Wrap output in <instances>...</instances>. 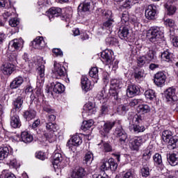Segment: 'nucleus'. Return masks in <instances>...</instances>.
<instances>
[{"mask_svg":"<svg viewBox=\"0 0 178 178\" xmlns=\"http://www.w3.org/2000/svg\"><path fill=\"white\" fill-rule=\"evenodd\" d=\"M97 147L103 152H112V146L108 143L102 141V143L97 145Z\"/></svg>","mask_w":178,"mask_h":178,"instance_id":"nucleus-34","label":"nucleus"},{"mask_svg":"<svg viewBox=\"0 0 178 178\" xmlns=\"http://www.w3.org/2000/svg\"><path fill=\"white\" fill-rule=\"evenodd\" d=\"M81 88L86 92L90 91L92 86H91V81H89L88 78L86 75H83L81 79Z\"/></svg>","mask_w":178,"mask_h":178,"instance_id":"nucleus-24","label":"nucleus"},{"mask_svg":"<svg viewBox=\"0 0 178 178\" xmlns=\"http://www.w3.org/2000/svg\"><path fill=\"white\" fill-rule=\"evenodd\" d=\"M8 165H9V166L10 168H19L20 167V163H19L17 162V160L15 158H12L10 159L9 162L8 163Z\"/></svg>","mask_w":178,"mask_h":178,"instance_id":"nucleus-56","label":"nucleus"},{"mask_svg":"<svg viewBox=\"0 0 178 178\" xmlns=\"http://www.w3.org/2000/svg\"><path fill=\"white\" fill-rule=\"evenodd\" d=\"M52 91L56 92V94H62V92H65V86L59 82H56V83H51V86L46 88V92L49 93L52 92Z\"/></svg>","mask_w":178,"mask_h":178,"instance_id":"nucleus-12","label":"nucleus"},{"mask_svg":"<svg viewBox=\"0 0 178 178\" xmlns=\"http://www.w3.org/2000/svg\"><path fill=\"white\" fill-rule=\"evenodd\" d=\"M23 101H24V97L22 95L18 96L13 103V105L15 108L13 111H17L22 108V105H23Z\"/></svg>","mask_w":178,"mask_h":178,"instance_id":"nucleus-31","label":"nucleus"},{"mask_svg":"<svg viewBox=\"0 0 178 178\" xmlns=\"http://www.w3.org/2000/svg\"><path fill=\"white\" fill-rule=\"evenodd\" d=\"M20 24V22L19 21V19H17V18H12L10 19L9 21V25L11 27H17V26H19V24Z\"/></svg>","mask_w":178,"mask_h":178,"instance_id":"nucleus-62","label":"nucleus"},{"mask_svg":"<svg viewBox=\"0 0 178 178\" xmlns=\"http://www.w3.org/2000/svg\"><path fill=\"white\" fill-rule=\"evenodd\" d=\"M53 74L56 79H60V77H65L66 76V68L65 66L59 63H54Z\"/></svg>","mask_w":178,"mask_h":178,"instance_id":"nucleus-9","label":"nucleus"},{"mask_svg":"<svg viewBox=\"0 0 178 178\" xmlns=\"http://www.w3.org/2000/svg\"><path fill=\"white\" fill-rule=\"evenodd\" d=\"M148 60H147V56H140L137 58V64L140 67H143L147 63Z\"/></svg>","mask_w":178,"mask_h":178,"instance_id":"nucleus-53","label":"nucleus"},{"mask_svg":"<svg viewBox=\"0 0 178 178\" xmlns=\"http://www.w3.org/2000/svg\"><path fill=\"white\" fill-rule=\"evenodd\" d=\"M145 15L148 20H154L156 16V6L151 4L145 10Z\"/></svg>","mask_w":178,"mask_h":178,"instance_id":"nucleus-18","label":"nucleus"},{"mask_svg":"<svg viewBox=\"0 0 178 178\" xmlns=\"http://www.w3.org/2000/svg\"><path fill=\"white\" fill-rule=\"evenodd\" d=\"M93 124H94V121H92V120L83 121L81 126L82 130L86 131V130H88V129H90L91 127H92Z\"/></svg>","mask_w":178,"mask_h":178,"instance_id":"nucleus-52","label":"nucleus"},{"mask_svg":"<svg viewBox=\"0 0 178 178\" xmlns=\"http://www.w3.org/2000/svg\"><path fill=\"white\" fill-rule=\"evenodd\" d=\"M46 129L47 132L43 134L46 140H47L49 143H54L56 140V136L54 133L58 131V124L53 122H47L46 123Z\"/></svg>","mask_w":178,"mask_h":178,"instance_id":"nucleus-2","label":"nucleus"},{"mask_svg":"<svg viewBox=\"0 0 178 178\" xmlns=\"http://www.w3.org/2000/svg\"><path fill=\"white\" fill-rule=\"evenodd\" d=\"M154 80L156 86H158V87H162V86H165L166 75L163 72H159L154 75Z\"/></svg>","mask_w":178,"mask_h":178,"instance_id":"nucleus-19","label":"nucleus"},{"mask_svg":"<svg viewBox=\"0 0 178 178\" xmlns=\"http://www.w3.org/2000/svg\"><path fill=\"white\" fill-rule=\"evenodd\" d=\"M165 8L168 10V15L170 16H172V15H175V13H176V6L170 5V2L168 1L165 5Z\"/></svg>","mask_w":178,"mask_h":178,"instance_id":"nucleus-47","label":"nucleus"},{"mask_svg":"<svg viewBox=\"0 0 178 178\" xmlns=\"http://www.w3.org/2000/svg\"><path fill=\"white\" fill-rule=\"evenodd\" d=\"M37 113L33 109H28L24 113V118L28 122L33 120L35 118Z\"/></svg>","mask_w":178,"mask_h":178,"instance_id":"nucleus-32","label":"nucleus"},{"mask_svg":"<svg viewBox=\"0 0 178 178\" xmlns=\"http://www.w3.org/2000/svg\"><path fill=\"white\" fill-rule=\"evenodd\" d=\"M115 135L117 138H119V143L122 147L127 145V134L122 126H119L115 129Z\"/></svg>","mask_w":178,"mask_h":178,"instance_id":"nucleus-8","label":"nucleus"},{"mask_svg":"<svg viewBox=\"0 0 178 178\" xmlns=\"http://www.w3.org/2000/svg\"><path fill=\"white\" fill-rule=\"evenodd\" d=\"M42 108L44 112H47V113H54V110L51 108V106L49 104H43Z\"/></svg>","mask_w":178,"mask_h":178,"instance_id":"nucleus-63","label":"nucleus"},{"mask_svg":"<svg viewBox=\"0 0 178 178\" xmlns=\"http://www.w3.org/2000/svg\"><path fill=\"white\" fill-rule=\"evenodd\" d=\"M54 56H63V51L60 49L55 48L52 50Z\"/></svg>","mask_w":178,"mask_h":178,"instance_id":"nucleus-64","label":"nucleus"},{"mask_svg":"<svg viewBox=\"0 0 178 178\" xmlns=\"http://www.w3.org/2000/svg\"><path fill=\"white\" fill-rule=\"evenodd\" d=\"M40 60H42V64L37 69V84H40L41 86L44 84L45 80V65H44L45 61L42 58H40Z\"/></svg>","mask_w":178,"mask_h":178,"instance_id":"nucleus-11","label":"nucleus"},{"mask_svg":"<svg viewBox=\"0 0 178 178\" xmlns=\"http://www.w3.org/2000/svg\"><path fill=\"white\" fill-rule=\"evenodd\" d=\"M9 156V147L4 146L0 147V161H3Z\"/></svg>","mask_w":178,"mask_h":178,"instance_id":"nucleus-40","label":"nucleus"},{"mask_svg":"<svg viewBox=\"0 0 178 178\" xmlns=\"http://www.w3.org/2000/svg\"><path fill=\"white\" fill-rule=\"evenodd\" d=\"M89 75L93 79L94 83H98V68L97 67H92V69L89 72Z\"/></svg>","mask_w":178,"mask_h":178,"instance_id":"nucleus-46","label":"nucleus"},{"mask_svg":"<svg viewBox=\"0 0 178 178\" xmlns=\"http://www.w3.org/2000/svg\"><path fill=\"white\" fill-rule=\"evenodd\" d=\"M143 102H144V100L143 99H131L129 102V106L134 107L136 105L143 104Z\"/></svg>","mask_w":178,"mask_h":178,"instance_id":"nucleus-59","label":"nucleus"},{"mask_svg":"<svg viewBox=\"0 0 178 178\" xmlns=\"http://www.w3.org/2000/svg\"><path fill=\"white\" fill-rule=\"evenodd\" d=\"M24 79L22 76L15 77L10 84V88L13 90L15 88H19L22 84H23Z\"/></svg>","mask_w":178,"mask_h":178,"instance_id":"nucleus-29","label":"nucleus"},{"mask_svg":"<svg viewBox=\"0 0 178 178\" xmlns=\"http://www.w3.org/2000/svg\"><path fill=\"white\" fill-rule=\"evenodd\" d=\"M130 22V17L129 13L124 12L121 17V26H129Z\"/></svg>","mask_w":178,"mask_h":178,"instance_id":"nucleus-45","label":"nucleus"},{"mask_svg":"<svg viewBox=\"0 0 178 178\" xmlns=\"http://www.w3.org/2000/svg\"><path fill=\"white\" fill-rule=\"evenodd\" d=\"M134 76L136 81H141L145 77V72L143 69L135 70Z\"/></svg>","mask_w":178,"mask_h":178,"instance_id":"nucleus-37","label":"nucleus"},{"mask_svg":"<svg viewBox=\"0 0 178 178\" xmlns=\"http://www.w3.org/2000/svg\"><path fill=\"white\" fill-rule=\"evenodd\" d=\"M115 25V21L113 19H108L103 24V29H106L109 30L110 33L112 31V29Z\"/></svg>","mask_w":178,"mask_h":178,"instance_id":"nucleus-49","label":"nucleus"},{"mask_svg":"<svg viewBox=\"0 0 178 178\" xmlns=\"http://www.w3.org/2000/svg\"><path fill=\"white\" fill-rule=\"evenodd\" d=\"M1 177V178H16V177L13 173L9 172V170H4L2 171Z\"/></svg>","mask_w":178,"mask_h":178,"instance_id":"nucleus-54","label":"nucleus"},{"mask_svg":"<svg viewBox=\"0 0 178 178\" xmlns=\"http://www.w3.org/2000/svg\"><path fill=\"white\" fill-rule=\"evenodd\" d=\"M15 65L12 63H6L1 67V72L4 76H10L15 72Z\"/></svg>","mask_w":178,"mask_h":178,"instance_id":"nucleus-21","label":"nucleus"},{"mask_svg":"<svg viewBox=\"0 0 178 178\" xmlns=\"http://www.w3.org/2000/svg\"><path fill=\"white\" fill-rule=\"evenodd\" d=\"M102 172H106V170H112L115 172L118 169V163L115 162V159L113 158H110L108 161L103 160L101 163V165L99 168Z\"/></svg>","mask_w":178,"mask_h":178,"instance_id":"nucleus-7","label":"nucleus"},{"mask_svg":"<svg viewBox=\"0 0 178 178\" xmlns=\"http://www.w3.org/2000/svg\"><path fill=\"white\" fill-rule=\"evenodd\" d=\"M32 44L35 49H42L45 47V42L42 37H38L33 41Z\"/></svg>","mask_w":178,"mask_h":178,"instance_id":"nucleus-28","label":"nucleus"},{"mask_svg":"<svg viewBox=\"0 0 178 178\" xmlns=\"http://www.w3.org/2000/svg\"><path fill=\"white\" fill-rule=\"evenodd\" d=\"M111 88L114 90L113 92V98L118 99V90H120L123 87V81L122 79H112L111 81Z\"/></svg>","mask_w":178,"mask_h":178,"instance_id":"nucleus-13","label":"nucleus"},{"mask_svg":"<svg viewBox=\"0 0 178 178\" xmlns=\"http://www.w3.org/2000/svg\"><path fill=\"white\" fill-rule=\"evenodd\" d=\"M168 161L171 166H176L178 165V154L172 153L169 155Z\"/></svg>","mask_w":178,"mask_h":178,"instance_id":"nucleus-42","label":"nucleus"},{"mask_svg":"<svg viewBox=\"0 0 178 178\" xmlns=\"http://www.w3.org/2000/svg\"><path fill=\"white\" fill-rule=\"evenodd\" d=\"M141 123H143V117L136 114L132 118V128L135 133H143V131H145V127L141 125Z\"/></svg>","mask_w":178,"mask_h":178,"instance_id":"nucleus-5","label":"nucleus"},{"mask_svg":"<svg viewBox=\"0 0 178 178\" xmlns=\"http://www.w3.org/2000/svg\"><path fill=\"white\" fill-rule=\"evenodd\" d=\"M163 35V30L159 26H152L146 34L147 38L151 42H156Z\"/></svg>","mask_w":178,"mask_h":178,"instance_id":"nucleus-1","label":"nucleus"},{"mask_svg":"<svg viewBox=\"0 0 178 178\" xmlns=\"http://www.w3.org/2000/svg\"><path fill=\"white\" fill-rule=\"evenodd\" d=\"M96 13L99 16H102L104 19H109L112 16V12L111 10H105L102 8H98L96 10Z\"/></svg>","mask_w":178,"mask_h":178,"instance_id":"nucleus-41","label":"nucleus"},{"mask_svg":"<svg viewBox=\"0 0 178 178\" xmlns=\"http://www.w3.org/2000/svg\"><path fill=\"white\" fill-rule=\"evenodd\" d=\"M108 112H109V106L106 104H102L100 108V115H108Z\"/></svg>","mask_w":178,"mask_h":178,"instance_id":"nucleus-61","label":"nucleus"},{"mask_svg":"<svg viewBox=\"0 0 178 178\" xmlns=\"http://www.w3.org/2000/svg\"><path fill=\"white\" fill-rule=\"evenodd\" d=\"M23 40L22 39H14L11 40L8 44V49L11 51V52H15V51H17L20 49V48H23Z\"/></svg>","mask_w":178,"mask_h":178,"instance_id":"nucleus-14","label":"nucleus"},{"mask_svg":"<svg viewBox=\"0 0 178 178\" xmlns=\"http://www.w3.org/2000/svg\"><path fill=\"white\" fill-rule=\"evenodd\" d=\"M145 97L146 99L154 101L156 98V93H155V90L149 89L145 92Z\"/></svg>","mask_w":178,"mask_h":178,"instance_id":"nucleus-43","label":"nucleus"},{"mask_svg":"<svg viewBox=\"0 0 178 178\" xmlns=\"http://www.w3.org/2000/svg\"><path fill=\"white\" fill-rule=\"evenodd\" d=\"M10 126L13 129H18L22 126V122H20V118L19 115L16 114L15 110H12L10 115Z\"/></svg>","mask_w":178,"mask_h":178,"instance_id":"nucleus-17","label":"nucleus"},{"mask_svg":"<svg viewBox=\"0 0 178 178\" xmlns=\"http://www.w3.org/2000/svg\"><path fill=\"white\" fill-rule=\"evenodd\" d=\"M140 92H141L140 90V86L134 84H130L127 86V95L129 98H133V97L138 95Z\"/></svg>","mask_w":178,"mask_h":178,"instance_id":"nucleus-15","label":"nucleus"},{"mask_svg":"<svg viewBox=\"0 0 178 178\" xmlns=\"http://www.w3.org/2000/svg\"><path fill=\"white\" fill-rule=\"evenodd\" d=\"M153 159H154V164L156 165L157 166H160L161 170H162V169H163V164L162 163V156L156 153L153 156Z\"/></svg>","mask_w":178,"mask_h":178,"instance_id":"nucleus-44","label":"nucleus"},{"mask_svg":"<svg viewBox=\"0 0 178 178\" xmlns=\"http://www.w3.org/2000/svg\"><path fill=\"white\" fill-rule=\"evenodd\" d=\"M106 42L107 45L110 47H116L119 44V41L114 37H108L106 39Z\"/></svg>","mask_w":178,"mask_h":178,"instance_id":"nucleus-50","label":"nucleus"},{"mask_svg":"<svg viewBox=\"0 0 178 178\" xmlns=\"http://www.w3.org/2000/svg\"><path fill=\"white\" fill-rule=\"evenodd\" d=\"M86 176V170L83 168L77 166L72 172L69 178H83Z\"/></svg>","mask_w":178,"mask_h":178,"instance_id":"nucleus-20","label":"nucleus"},{"mask_svg":"<svg viewBox=\"0 0 178 178\" xmlns=\"http://www.w3.org/2000/svg\"><path fill=\"white\" fill-rule=\"evenodd\" d=\"M21 140L23 143H25V144H29L34 140V138L29 131H23L21 134Z\"/></svg>","mask_w":178,"mask_h":178,"instance_id":"nucleus-30","label":"nucleus"},{"mask_svg":"<svg viewBox=\"0 0 178 178\" xmlns=\"http://www.w3.org/2000/svg\"><path fill=\"white\" fill-rule=\"evenodd\" d=\"M140 175L143 177H148L149 176V168L144 165L140 170Z\"/></svg>","mask_w":178,"mask_h":178,"instance_id":"nucleus-55","label":"nucleus"},{"mask_svg":"<svg viewBox=\"0 0 178 178\" xmlns=\"http://www.w3.org/2000/svg\"><path fill=\"white\" fill-rule=\"evenodd\" d=\"M79 9H81L83 12H88L90 9H94V2L92 0H85L80 3Z\"/></svg>","mask_w":178,"mask_h":178,"instance_id":"nucleus-25","label":"nucleus"},{"mask_svg":"<svg viewBox=\"0 0 178 178\" xmlns=\"http://www.w3.org/2000/svg\"><path fill=\"white\" fill-rule=\"evenodd\" d=\"M164 98L171 106L176 105V103L178 101V96L177 93H176V88L173 87L168 88L165 93H164Z\"/></svg>","mask_w":178,"mask_h":178,"instance_id":"nucleus-4","label":"nucleus"},{"mask_svg":"<svg viewBox=\"0 0 178 178\" xmlns=\"http://www.w3.org/2000/svg\"><path fill=\"white\" fill-rule=\"evenodd\" d=\"M82 143L83 140L81 139V137L76 134L74 135L70 140H68L67 143V147L72 150L73 149L72 147H79V145H81Z\"/></svg>","mask_w":178,"mask_h":178,"instance_id":"nucleus-16","label":"nucleus"},{"mask_svg":"<svg viewBox=\"0 0 178 178\" xmlns=\"http://www.w3.org/2000/svg\"><path fill=\"white\" fill-rule=\"evenodd\" d=\"M113 55V51L111 49H106L102 53V60L105 65H113V69H118V65L119 61L114 60L112 56Z\"/></svg>","mask_w":178,"mask_h":178,"instance_id":"nucleus-3","label":"nucleus"},{"mask_svg":"<svg viewBox=\"0 0 178 178\" xmlns=\"http://www.w3.org/2000/svg\"><path fill=\"white\" fill-rule=\"evenodd\" d=\"M63 165H65V160L63 159L62 154H60V153L54 154L53 161L54 169H56V168H59V166H62Z\"/></svg>","mask_w":178,"mask_h":178,"instance_id":"nucleus-23","label":"nucleus"},{"mask_svg":"<svg viewBox=\"0 0 178 178\" xmlns=\"http://www.w3.org/2000/svg\"><path fill=\"white\" fill-rule=\"evenodd\" d=\"M62 15V9L60 8L52 7L49 10L48 17L51 20L54 17H59Z\"/></svg>","mask_w":178,"mask_h":178,"instance_id":"nucleus-26","label":"nucleus"},{"mask_svg":"<svg viewBox=\"0 0 178 178\" xmlns=\"http://www.w3.org/2000/svg\"><path fill=\"white\" fill-rule=\"evenodd\" d=\"M173 138V133L171 131L165 130L163 132V140L164 143H168V148L169 149V143Z\"/></svg>","mask_w":178,"mask_h":178,"instance_id":"nucleus-38","label":"nucleus"},{"mask_svg":"<svg viewBox=\"0 0 178 178\" xmlns=\"http://www.w3.org/2000/svg\"><path fill=\"white\" fill-rule=\"evenodd\" d=\"M129 25H121L118 31V35L121 40H126L129 37Z\"/></svg>","mask_w":178,"mask_h":178,"instance_id":"nucleus-27","label":"nucleus"},{"mask_svg":"<svg viewBox=\"0 0 178 178\" xmlns=\"http://www.w3.org/2000/svg\"><path fill=\"white\" fill-rule=\"evenodd\" d=\"M152 156V146L149 145L143 151L142 158L145 161H148L149 159H151Z\"/></svg>","mask_w":178,"mask_h":178,"instance_id":"nucleus-33","label":"nucleus"},{"mask_svg":"<svg viewBox=\"0 0 178 178\" xmlns=\"http://www.w3.org/2000/svg\"><path fill=\"white\" fill-rule=\"evenodd\" d=\"M16 13V10L13 8H10L8 9V10L5 11L3 14V17L4 20H8V17H10V16H13L15 13Z\"/></svg>","mask_w":178,"mask_h":178,"instance_id":"nucleus-51","label":"nucleus"},{"mask_svg":"<svg viewBox=\"0 0 178 178\" xmlns=\"http://www.w3.org/2000/svg\"><path fill=\"white\" fill-rule=\"evenodd\" d=\"M115 126V122H106L104 124L102 129L99 131V133L104 137H106L109 131L112 130Z\"/></svg>","mask_w":178,"mask_h":178,"instance_id":"nucleus-22","label":"nucleus"},{"mask_svg":"<svg viewBox=\"0 0 178 178\" xmlns=\"http://www.w3.org/2000/svg\"><path fill=\"white\" fill-rule=\"evenodd\" d=\"M137 111L140 115H145L151 112V107L147 104H140L138 106Z\"/></svg>","mask_w":178,"mask_h":178,"instance_id":"nucleus-36","label":"nucleus"},{"mask_svg":"<svg viewBox=\"0 0 178 178\" xmlns=\"http://www.w3.org/2000/svg\"><path fill=\"white\" fill-rule=\"evenodd\" d=\"M95 113H97V108H95L94 103L89 102L83 106V118H86L88 116H91V115H95Z\"/></svg>","mask_w":178,"mask_h":178,"instance_id":"nucleus-10","label":"nucleus"},{"mask_svg":"<svg viewBox=\"0 0 178 178\" xmlns=\"http://www.w3.org/2000/svg\"><path fill=\"white\" fill-rule=\"evenodd\" d=\"M155 48H156V46L154 44L152 46V49H150L148 52L145 55V56H146L147 63L151 62V60H154L155 59Z\"/></svg>","mask_w":178,"mask_h":178,"instance_id":"nucleus-39","label":"nucleus"},{"mask_svg":"<svg viewBox=\"0 0 178 178\" xmlns=\"http://www.w3.org/2000/svg\"><path fill=\"white\" fill-rule=\"evenodd\" d=\"M172 56L173 54H172L169 50H165L161 54V60L168 62V63H171Z\"/></svg>","mask_w":178,"mask_h":178,"instance_id":"nucleus-35","label":"nucleus"},{"mask_svg":"<svg viewBox=\"0 0 178 178\" xmlns=\"http://www.w3.org/2000/svg\"><path fill=\"white\" fill-rule=\"evenodd\" d=\"M147 138L145 136L134 137L129 140V147L132 151H138L140 146L147 141Z\"/></svg>","mask_w":178,"mask_h":178,"instance_id":"nucleus-6","label":"nucleus"},{"mask_svg":"<svg viewBox=\"0 0 178 178\" xmlns=\"http://www.w3.org/2000/svg\"><path fill=\"white\" fill-rule=\"evenodd\" d=\"M97 97L100 102H106V101H108V98H106V95H105V90L99 92Z\"/></svg>","mask_w":178,"mask_h":178,"instance_id":"nucleus-57","label":"nucleus"},{"mask_svg":"<svg viewBox=\"0 0 178 178\" xmlns=\"http://www.w3.org/2000/svg\"><path fill=\"white\" fill-rule=\"evenodd\" d=\"M10 62H12L14 64L17 63V53L11 52L8 56Z\"/></svg>","mask_w":178,"mask_h":178,"instance_id":"nucleus-60","label":"nucleus"},{"mask_svg":"<svg viewBox=\"0 0 178 178\" xmlns=\"http://www.w3.org/2000/svg\"><path fill=\"white\" fill-rule=\"evenodd\" d=\"M128 111H129L128 104H121L118 106L117 108V112L119 115H126Z\"/></svg>","mask_w":178,"mask_h":178,"instance_id":"nucleus-48","label":"nucleus"},{"mask_svg":"<svg viewBox=\"0 0 178 178\" xmlns=\"http://www.w3.org/2000/svg\"><path fill=\"white\" fill-rule=\"evenodd\" d=\"M94 159V156H92V153L89 152L86 153L84 157V163H91L92 160Z\"/></svg>","mask_w":178,"mask_h":178,"instance_id":"nucleus-58","label":"nucleus"}]
</instances>
